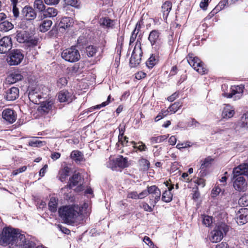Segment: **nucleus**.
I'll list each match as a JSON object with an SVG mask.
<instances>
[{
    "instance_id": "obj_1",
    "label": "nucleus",
    "mask_w": 248,
    "mask_h": 248,
    "mask_svg": "<svg viewBox=\"0 0 248 248\" xmlns=\"http://www.w3.org/2000/svg\"><path fill=\"white\" fill-rule=\"evenodd\" d=\"M0 244L11 248H33L35 243L21 234L18 229L4 227L0 233Z\"/></svg>"
},
{
    "instance_id": "obj_2",
    "label": "nucleus",
    "mask_w": 248,
    "mask_h": 248,
    "mask_svg": "<svg viewBox=\"0 0 248 248\" xmlns=\"http://www.w3.org/2000/svg\"><path fill=\"white\" fill-rule=\"evenodd\" d=\"M58 212L63 221L70 225L79 223L82 217L80 208L78 205L61 207Z\"/></svg>"
},
{
    "instance_id": "obj_3",
    "label": "nucleus",
    "mask_w": 248,
    "mask_h": 248,
    "mask_svg": "<svg viewBox=\"0 0 248 248\" xmlns=\"http://www.w3.org/2000/svg\"><path fill=\"white\" fill-rule=\"evenodd\" d=\"M228 231V227L225 223H218L211 232L209 236L210 240L213 243H217L221 241L223 237V234Z\"/></svg>"
},
{
    "instance_id": "obj_4",
    "label": "nucleus",
    "mask_w": 248,
    "mask_h": 248,
    "mask_svg": "<svg viewBox=\"0 0 248 248\" xmlns=\"http://www.w3.org/2000/svg\"><path fill=\"white\" fill-rule=\"evenodd\" d=\"M187 60L190 66L200 74L203 75L206 73L207 69L204 63L198 57H194L192 54H189Z\"/></svg>"
},
{
    "instance_id": "obj_5",
    "label": "nucleus",
    "mask_w": 248,
    "mask_h": 248,
    "mask_svg": "<svg viewBox=\"0 0 248 248\" xmlns=\"http://www.w3.org/2000/svg\"><path fill=\"white\" fill-rule=\"evenodd\" d=\"M62 57L70 62L78 61L80 58L79 52L75 47L64 49L62 53Z\"/></svg>"
},
{
    "instance_id": "obj_6",
    "label": "nucleus",
    "mask_w": 248,
    "mask_h": 248,
    "mask_svg": "<svg viewBox=\"0 0 248 248\" xmlns=\"http://www.w3.org/2000/svg\"><path fill=\"white\" fill-rule=\"evenodd\" d=\"M24 58L22 50L14 49L8 55L7 60L10 65H17L21 63Z\"/></svg>"
},
{
    "instance_id": "obj_7",
    "label": "nucleus",
    "mask_w": 248,
    "mask_h": 248,
    "mask_svg": "<svg viewBox=\"0 0 248 248\" xmlns=\"http://www.w3.org/2000/svg\"><path fill=\"white\" fill-rule=\"evenodd\" d=\"M142 54L140 45L137 44L134 48L130 59V64L131 67H136L140 63Z\"/></svg>"
},
{
    "instance_id": "obj_8",
    "label": "nucleus",
    "mask_w": 248,
    "mask_h": 248,
    "mask_svg": "<svg viewBox=\"0 0 248 248\" xmlns=\"http://www.w3.org/2000/svg\"><path fill=\"white\" fill-rule=\"evenodd\" d=\"M233 187L238 191H245L248 187V184L245 178L241 175H235L233 173Z\"/></svg>"
},
{
    "instance_id": "obj_9",
    "label": "nucleus",
    "mask_w": 248,
    "mask_h": 248,
    "mask_svg": "<svg viewBox=\"0 0 248 248\" xmlns=\"http://www.w3.org/2000/svg\"><path fill=\"white\" fill-rule=\"evenodd\" d=\"M149 194H150V203L155 206L156 203L160 200L161 197V191L160 189L155 185L148 186Z\"/></svg>"
},
{
    "instance_id": "obj_10",
    "label": "nucleus",
    "mask_w": 248,
    "mask_h": 248,
    "mask_svg": "<svg viewBox=\"0 0 248 248\" xmlns=\"http://www.w3.org/2000/svg\"><path fill=\"white\" fill-rule=\"evenodd\" d=\"M58 99L61 103L69 104L75 99V95L72 92L64 90L58 93Z\"/></svg>"
},
{
    "instance_id": "obj_11",
    "label": "nucleus",
    "mask_w": 248,
    "mask_h": 248,
    "mask_svg": "<svg viewBox=\"0 0 248 248\" xmlns=\"http://www.w3.org/2000/svg\"><path fill=\"white\" fill-rule=\"evenodd\" d=\"M12 47L11 37L5 36L0 40V53L4 54L8 52Z\"/></svg>"
},
{
    "instance_id": "obj_12",
    "label": "nucleus",
    "mask_w": 248,
    "mask_h": 248,
    "mask_svg": "<svg viewBox=\"0 0 248 248\" xmlns=\"http://www.w3.org/2000/svg\"><path fill=\"white\" fill-rule=\"evenodd\" d=\"M16 113L10 108L4 109L2 112V118L9 124L14 123L16 120Z\"/></svg>"
},
{
    "instance_id": "obj_13",
    "label": "nucleus",
    "mask_w": 248,
    "mask_h": 248,
    "mask_svg": "<svg viewBox=\"0 0 248 248\" xmlns=\"http://www.w3.org/2000/svg\"><path fill=\"white\" fill-rule=\"evenodd\" d=\"M232 173L235 175H245L248 177V163H244L233 169Z\"/></svg>"
},
{
    "instance_id": "obj_14",
    "label": "nucleus",
    "mask_w": 248,
    "mask_h": 248,
    "mask_svg": "<svg viewBox=\"0 0 248 248\" xmlns=\"http://www.w3.org/2000/svg\"><path fill=\"white\" fill-rule=\"evenodd\" d=\"M22 14L27 20H33L36 16L34 10L30 6H25L22 11Z\"/></svg>"
},
{
    "instance_id": "obj_15",
    "label": "nucleus",
    "mask_w": 248,
    "mask_h": 248,
    "mask_svg": "<svg viewBox=\"0 0 248 248\" xmlns=\"http://www.w3.org/2000/svg\"><path fill=\"white\" fill-rule=\"evenodd\" d=\"M243 93V88L239 86L236 87H233L230 89V93H222V95L227 98H232L234 95L237 94L238 98L240 97V94Z\"/></svg>"
},
{
    "instance_id": "obj_16",
    "label": "nucleus",
    "mask_w": 248,
    "mask_h": 248,
    "mask_svg": "<svg viewBox=\"0 0 248 248\" xmlns=\"http://www.w3.org/2000/svg\"><path fill=\"white\" fill-rule=\"evenodd\" d=\"M53 106V103L51 101L43 102L39 107L38 110L41 114H46L52 109Z\"/></svg>"
},
{
    "instance_id": "obj_17",
    "label": "nucleus",
    "mask_w": 248,
    "mask_h": 248,
    "mask_svg": "<svg viewBox=\"0 0 248 248\" xmlns=\"http://www.w3.org/2000/svg\"><path fill=\"white\" fill-rule=\"evenodd\" d=\"M81 181V177L79 173H75L71 178H70L69 184L67 185V187L72 188L73 187L80 185Z\"/></svg>"
},
{
    "instance_id": "obj_18",
    "label": "nucleus",
    "mask_w": 248,
    "mask_h": 248,
    "mask_svg": "<svg viewBox=\"0 0 248 248\" xmlns=\"http://www.w3.org/2000/svg\"><path fill=\"white\" fill-rule=\"evenodd\" d=\"M239 214L237 218L238 223L243 225L248 222V209H241L239 211Z\"/></svg>"
},
{
    "instance_id": "obj_19",
    "label": "nucleus",
    "mask_w": 248,
    "mask_h": 248,
    "mask_svg": "<svg viewBox=\"0 0 248 248\" xmlns=\"http://www.w3.org/2000/svg\"><path fill=\"white\" fill-rule=\"evenodd\" d=\"M19 95V90L16 87H12L6 93V98L9 101L16 100Z\"/></svg>"
},
{
    "instance_id": "obj_20",
    "label": "nucleus",
    "mask_w": 248,
    "mask_h": 248,
    "mask_svg": "<svg viewBox=\"0 0 248 248\" xmlns=\"http://www.w3.org/2000/svg\"><path fill=\"white\" fill-rule=\"evenodd\" d=\"M234 114V110L233 108L230 105H227L224 107L222 112V117L223 119H229L232 118Z\"/></svg>"
},
{
    "instance_id": "obj_21",
    "label": "nucleus",
    "mask_w": 248,
    "mask_h": 248,
    "mask_svg": "<svg viewBox=\"0 0 248 248\" xmlns=\"http://www.w3.org/2000/svg\"><path fill=\"white\" fill-rule=\"evenodd\" d=\"M23 78V76L18 72H14L10 74L6 78V81L9 84H14L17 81L21 80Z\"/></svg>"
},
{
    "instance_id": "obj_22",
    "label": "nucleus",
    "mask_w": 248,
    "mask_h": 248,
    "mask_svg": "<svg viewBox=\"0 0 248 248\" xmlns=\"http://www.w3.org/2000/svg\"><path fill=\"white\" fill-rule=\"evenodd\" d=\"M159 35L160 33L157 30H154L150 32L149 35L148 40L152 46L159 41Z\"/></svg>"
},
{
    "instance_id": "obj_23",
    "label": "nucleus",
    "mask_w": 248,
    "mask_h": 248,
    "mask_svg": "<svg viewBox=\"0 0 248 248\" xmlns=\"http://www.w3.org/2000/svg\"><path fill=\"white\" fill-rule=\"evenodd\" d=\"M172 3L170 1H166L162 5L161 9L164 19H167L170 11L171 9Z\"/></svg>"
},
{
    "instance_id": "obj_24",
    "label": "nucleus",
    "mask_w": 248,
    "mask_h": 248,
    "mask_svg": "<svg viewBox=\"0 0 248 248\" xmlns=\"http://www.w3.org/2000/svg\"><path fill=\"white\" fill-rule=\"evenodd\" d=\"M212 161L213 159L210 156L205 158L203 161H202L200 167V170H201L200 172H201L202 170L203 171L202 174V175L203 176L204 175H205L204 171L207 168L210 166Z\"/></svg>"
},
{
    "instance_id": "obj_25",
    "label": "nucleus",
    "mask_w": 248,
    "mask_h": 248,
    "mask_svg": "<svg viewBox=\"0 0 248 248\" xmlns=\"http://www.w3.org/2000/svg\"><path fill=\"white\" fill-rule=\"evenodd\" d=\"M29 33L25 31H17L16 32V38L17 41L20 43H26L28 40Z\"/></svg>"
},
{
    "instance_id": "obj_26",
    "label": "nucleus",
    "mask_w": 248,
    "mask_h": 248,
    "mask_svg": "<svg viewBox=\"0 0 248 248\" xmlns=\"http://www.w3.org/2000/svg\"><path fill=\"white\" fill-rule=\"evenodd\" d=\"M116 162L118 167L124 168L128 166L127 158L124 157L122 155H119L116 158Z\"/></svg>"
},
{
    "instance_id": "obj_27",
    "label": "nucleus",
    "mask_w": 248,
    "mask_h": 248,
    "mask_svg": "<svg viewBox=\"0 0 248 248\" xmlns=\"http://www.w3.org/2000/svg\"><path fill=\"white\" fill-rule=\"evenodd\" d=\"M232 4L233 3L231 2L230 0H222L218 3L212 12H213V14L217 13L218 11L222 9L225 6H228Z\"/></svg>"
},
{
    "instance_id": "obj_28",
    "label": "nucleus",
    "mask_w": 248,
    "mask_h": 248,
    "mask_svg": "<svg viewBox=\"0 0 248 248\" xmlns=\"http://www.w3.org/2000/svg\"><path fill=\"white\" fill-rule=\"evenodd\" d=\"M72 23V20L71 18L65 17L62 18L59 23V26L60 28L65 29L71 26Z\"/></svg>"
},
{
    "instance_id": "obj_29",
    "label": "nucleus",
    "mask_w": 248,
    "mask_h": 248,
    "mask_svg": "<svg viewBox=\"0 0 248 248\" xmlns=\"http://www.w3.org/2000/svg\"><path fill=\"white\" fill-rule=\"evenodd\" d=\"M70 156L71 158L77 163L80 162L83 159V154L78 150L73 151L71 153Z\"/></svg>"
},
{
    "instance_id": "obj_30",
    "label": "nucleus",
    "mask_w": 248,
    "mask_h": 248,
    "mask_svg": "<svg viewBox=\"0 0 248 248\" xmlns=\"http://www.w3.org/2000/svg\"><path fill=\"white\" fill-rule=\"evenodd\" d=\"M41 97V95L38 92V89H35L31 90L29 93V98L32 102L37 103V100Z\"/></svg>"
},
{
    "instance_id": "obj_31",
    "label": "nucleus",
    "mask_w": 248,
    "mask_h": 248,
    "mask_svg": "<svg viewBox=\"0 0 248 248\" xmlns=\"http://www.w3.org/2000/svg\"><path fill=\"white\" fill-rule=\"evenodd\" d=\"M58 14V11L53 7H49L44 11L43 13L44 17H55Z\"/></svg>"
},
{
    "instance_id": "obj_32",
    "label": "nucleus",
    "mask_w": 248,
    "mask_h": 248,
    "mask_svg": "<svg viewBox=\"0 0 248 248\" xmlns=\"http://www.w3.org/2000/svg\"><path fill=\"white\" fill-rule=\"evenodd\" d=\"M70 171V169L69 167L67 166L64 167L63 169L59 171V180L62 182H63L69 175Z\"/></svg>"
},
{
    "instance_id": "obj_33",
    "label": "nucleus",
    "mask_w": 248,
    "mask_h": 248,
    "mask_svg": "<svg viewBox=\"0 0 248 248\" xmlns=\"http://www.w3.org/2000/svg\"><path fill=\"white\" fill-rule=\"evenodd\" d=\"M14 28V25L8 21H4L0 23V31H8Z\"/></svg>"
},
{
    "instance_id": "obj_34",
    "label": "nucleus",
    "mask_w": 248,
    "mask_h": 248,
    "mask_svg": "<svg viewBox=\"0 0 248 248\" xmlns=\"http://www.w3.org/2000/svg\"><path fill=\"white\" fill-rule=\"evenodd\" d=\"M52 24V22L50 20H45L43 21L42 23L40 25V31L43 32L47 31L50 28Z\"/></svg>"
},
{
    "instance_id": "obj_35",
    "label": "nucleus",
    "mask_w": 248,
    "mask_h": 248,
    "mask_svg": "<svg viewBox=\"0 0 248 248\" xmlns=\"http://www.w3.org/2000/svg\"><path fill=\"white\" fill-rule=\"evenodd\" d=\"M34 8L39 12H43L45 11L46 6L42 0H35L34 2Z\"/></svg>"
},
{
    "instance_id": "obj_36",
    "label": "nucleus",
    "mask_w": 248,
    "mask_h": 248,
    "mask_svg": "<svg viewBox=\"0 0 248 248\" xmlns=\"http://www.w3.org/2000/svg\"><path fill=\"white\" fill-rule=\"evenodd\" d=\"M98 51V47L94 46H89L86 48V52L88 57H93Z\"/></svg>"
},
{
    "instance_id": "obj_37",
    "label": "nucleus",
    "mask_w": 248,
    "mask_h": 248,
    "mask_svg": "<svg viewBox=\"0 0 248 248\" xmlns=\"http://www.w3.org/2000/svg\"><path fill=\"white\" fill-rule=\"evenodd\" d=\"M168 136L167 135H161L157 137H153L150 138L152 144L161 143L167 139Z\"/></svg>"
},
{
    "instance_id": "obj_38",
    "label": "nucleus",
    "mask_w": 248,
    "mask_h": 248,
    "mask_svg": "<svg viewBox=\"0 0 248 248\" xmlns=\"http://www.w3.org/2000/svg\"><path fill=\"white\" fill-rule=\"evenodd\" d=\"M149 161L145 158H142L139 160V165L140 169L145 171L147 170L150 167Z\"/></svg>"
},
{
    "instance_id": "obj_39",
    "label": "nucleus",
    "mask_w": 248,
    "mask_h": 248,
    "mask_svg": "<svg viewBox=\"0 0 248 248\" xmlns=\"http://www.w3.org/2000/svg\"><path fill=\"white\" fill-rule=\"evenodd\" d=\"M131 143L133 144V147L134 149H137L140 152L145 151L147 150V147L144 143L141 141L135 142L132 141Z\"/></svg>"
},
{
    "instance_id": "obj_40",
    "label": "nucleus",
    "mask_w": 248,
    "mask_h": 248,
    "mask_svg": "<svg viewBox=\"0 0 248 248\" xmlns=\"http://www.w3.org/2000/svg\"><path fill=\"white\" fill-rule=\"evenodd\" d=\"M172 199V194L170 191L165 190L162 194V200L165 202H170Z\"/></svg>"
},
{
    "instance_id": "obj_41",
    "label": "nucleus",
    "mask_w": 248,
    "mask_h": 248,
    "mask_svg": "<svg viewBox=\"0 0 248 248\" xmlns=\"http://www.w3.org/2000/svg\"><path fill=\"white\" fill-rule=\"evenodd\" d=\"M100 23L102 25L107 27L112 28L113 26V21L108 18L101 19Z\"/></svg>"
},
{
    "instance_id": "obj_42",
    "label": "nucleus",
    "mask_w": 248,
    "mask_h": 248,
    "mask_svg": "<svg viewBox=\"0 0 248 248\" xmlns=\"http://www.w3.org/2000/svg\"><path fill=\"white\" fill-rule=\"evenodd\" d=\"M11 1L13 5V13L14 16L16 18L18 17L19 14V9L16 6L18 1L17 0H11Z\"/></svg>"
},
{
    "instance_id": "obj_43",
    "label": "nucleus",
    "mask_w": 248,
    "mask_h": 248,
    "mask_svg": "<svg viewBox=\"0 0 248 248\" xmlns=\"http://www.w3.org/2000/svg\"><path fill=\"white\" fill-rule=\"evenodd\" d=\"M49 209L52 212H55L57 208V203L55 199L51 198L48 203Z\"/></svg>"
},
{
    "instance_id": "obj_44",
    "label": "nucleus",
    "mask_w": 248,
    "mask_h": 248,
    "mask_svg": "<svg viewBox=\"0 0 248 248\" xmlns=\"http://www.w3.org/2000/svg\"><path fill=\"white\" fill-rule=\"evenodd\" d=\"M202 223L206 227H209L213 223V217L209 216H204L202 217Z\"/></svg>"
},
{
    "instance_id": "obj_45",
    "label": "nucleus",
    "mask_w": 248,
    "mask_h": 248,
    "mask_svg": "<svg viewBox=\"0 0 248 248\" xmlns=\"http://www.w3.org/2000/svg\"><path fill=\"white\" fill-rule=\"evenodd\" d=\"M241 126L244 128L248 127V111L244 114L242 117Z\"/></svg>"
},
{
    "instance_id": "obj_46",
    "label": "nucleus",
    "mask_w": 248,
    "mask_h": 248,
    "mask_svg": "<svg viewBox=\"0 0 248 248\" xmlns=\"http://www.w3.org/2000/svg\"><path fill=\"white\" fill-rule=\"evenodd\" d=\"M238 203L243 206H248V195L244 194L238 200Z\"/></svg>"
},
{
    "instance_id": "obj_47",
    "label": "nucleus",
    "mask_w": 248,
    "mask_h": 248,
    "mask_svg": "<svg viewBox=\"0 0 248 248\" xmlns=\"http://www.w3.org/2000/svg\"><path fill=\"white\" fill-rule=\"evenodd\" d=\"M182 106V104L179 102H175L172 104L169 108V111L172 112V113L176 112L178 109Z\"/></svg>"
},
{
    "instance_id": "obj_48",
    "label": "nucleus",
    "mask_w": 248,
    "mask_h": 248,
    "mask_svg": "<svg viewBox=\"0 0 248 248\" xmlns=\"http://www.w3.org/2000/svg\"><path fill=\"white\" fill-rule=\"evenodd\" d=\"M156 59L155 56H154L153 55H152L148 60L146 62V65L149 68H152L155 64L156 62Z\"/></svg>"
},
{
    "instance_id": "obj_49",
    "label": "nucleus",
    "mask_w": 248,
    "mask_h": 248,
    "mask_svg": "<svg viewBox=\"0 0 248 248\" xmlns=\"http://www.w3.org/2000/svg\"><path fill=\"white\" fill-rule=\"evenodd\" d=\"M28 40H27L26 43L28 46L33 47L37 45L38 40L35 38H31L30 37H28Z\"/></svg>"
},
{
    "instance_id": "obj_50",
    "label": "nucleus",
    "mask_w": 248,
    "mask_h": 248,
    "mask_svg": "<svg viewBox=\"0 0 248 248\" xmlns=\"http://www.w3.org/2000/svg\"><path fill=\"white\" fill-rule=\"evenodd\" d=\"M169 110H162L160 112L158 113L157 116L155 118V121L157 122L169 114Z\"/></svg>"
},
{
    "instance_id": "obj_51",
    "label": "nucleus",
    "mask_w": 248,
    "mask_h": 248,
    "mask_svg": "<svg viewBox=\"0 0 248 248\" xmlns=\"http://www.w3.org/2000/svg\"><path fill=\"white\" fill-rule=\"evenodd\" d=\"M111 102V96L109 95L107 98V101L102 103L101 104L96 105V106L94 107L93 109H100L102 107H104L108 105L110 102Z\"/></svg>"
},
{
    "instance_id": "obj_52",
    "label": "nucleus",
    "mask_w": 248,
    "mask_h": 248,
    "mask_svg": "<svg viewBox=\"0 0 248 248\" xmlns=\"http://www.w3.org/2000/svg\"><path fill=\"white\" fill-rule=\"evenodd\" d=\"M116 158L115 159L109 158V161L107 162V166L112 170L117 167L116 165Z\"/></svg>"
},
{
    "instance_id": "obj_53",
    "label": "nucleus",
    "mask_w": 248,
    "mask_h": 248,
    "mask_svg": "<svg viewBox=\"0 0 248 248\" xmlns=\"http://www.w3.org/2000/svg\"><path fill=\"white\" fill-rule=\"evenodd\" d=\"M192 144H191V142L187 141L183 143H178L176 145V148L179 149H181L183 148L190 147L192 146Z\"/></svg>"
},
{
    "instance_id": "obj_54",
    "label": "nucleus",
    "mask_w": 248,
    "mask_h": 248,
    "mask_svg": "<svg viewBox=\"0 0 248 248\" xmlns=\"http://www.w3.org/2000/svg\"><path fill=\"white\" fill-rule=\"evenodd\" d=\"M200 124V123L194 118L189 119L187 123V126L189 127H198Z\"/></svg>"
},
{
    "instance_id": "obj_55",
    "label": "nucleus",
    "mask_w": 248,
    "mask_h": 248,
    "mask_svg": "<svg viewBox=\"0 0 248 248\" xmlns=\"http://www.w3.org/2000/svg\"><path fill=\"white\" fill-rule=\"evenodd\" d=\"M67 83V80L65 78L62 77L59 79L57 81V86L62 88V87L65 86Z\"/></svg>"
},
{
    "instance_id": "obj_56",
    "label": "nucleus",
    "mask_w": 248,
    "mask_h": 248,
    "mask_svg": "<svg viewBox=\"0 0 248 248\" xmlns=\"http://www.w3.org/2000/svg\"><path fill=\"white\" fill-rule=\"evenodd\" d=\"M65 4L75 7H78V0H64Z\"/></svg>"
},
{
    "instance_id": "obj_57",
    "label": "nucleus",
    "mask_w": 248,
    "mask_h": 248,
    "mask_svg": "<svg viewBox=\"0 0 248 248\" xmlns=\"http://www.w3.org/2000/svg\"><path fill=\"white\" fill-rule=\"evenodd\" d=\"M26 169H27L26 166H23L18 169L14 170L12 172V174L13 175H16L19 173H21L22 172L25 171L26 170Z\"/></svg>"
},
{
    "instance_id": "obj_58",
    "label": "nucleus",
    "mask_w": 248,
    "mask_h": 248,
    "mask_svg": "<svg viewBox=\"0 0 248 248\" xmlns=\"http://www.w3.org/2000/svg\"><path fill=\"white\" fill-rule=\"evenodd\" d=\"M41 143L42 141L37 140H35L29 141V145L31 147H37L40 146V144H41Z\"/></svg>"
},
{
    "instance_id": "obj_59",
    "label": "nucleus",
    "mask_w": 248,
    "mask_h": 248,
    "mask_svg": "<svg viewBox=\"0 0 248 248\" xmlns=\"http://www.w3.org/2000/svg\"><path fill=\"white\" fill-rule=\"evenodd\" d=\"M127 198L132 199H139V197L138 193L136 191H133L128 194Z\"/></svg>"
},
{
    "instance_id": "obj_60",
    "label": "nucleus",
    "mask_w": 248,
    "mask_h": 248,
    "mask_svg": "<svg viewBox=\"0 0 248 248\" xmlns=\"http://www.w3.org/2000/svg\"><path fill=\"white\" fill-rule=\"evenodd\" d=\"M221 192V188L218 186H217L214 189H213L212 191V196L215 197L219 194V193Z\"/></svg>"
},
{
    "instance_id": "obj_61",
    "label": "nucleus",
    "mask_w": 248,
    "mask_h": 248,
    "mask_svg": "<svg viewBox=\"0 0 248 248\" xmlns=\"http://www.w3.org/2000/svg\"><path fill=\"white\" fill-rule=\"evenodd\" d=\"M208 1L209 0H202L200 4V7L204 10H206L208 5Z\"/></svg>"
},
{
    "instance_id": "obj_62",
    "label": "nucleus",
    "mask_w": 248,
    "mask_h": 248,
    "mask_svg": "<svg viewBox=\"0 0 248 248\" xmlns=\"http://www.w3.org/2000/svg\"><path fill=\"white\" fill-rule=\"evenodd\" d=\"M142 207L146 211L152 212L153 211V208L145 202L142 203Z\"/></svg>"
},
{
    "instance_id": "obj_63",
    "label": "nucleus",
    "mask_w": 248,
    "mask_h": 248,
    "mask_svg": "<svg viewBox=\"0 0 248 248\" xmlns=\"http://www.w3.org/2000/svg\"><path fill=\"white\" fill-rule=\"evenodd\" d=\"M149 195V192L148 189L147 190H144L140 192V194H138L139 199H143L144 197H146Z\"/></svg>"
},
{
    "instance_id": "obj_64",
    "label": "nucleus",
    "mask_w": 248,
    "mask_h": 248,
    "mask_svg": "<svg viewBox=\"0 0 248 248\" xmlns=\"http://www.w3.org/2000/svg\"><path fill=\"white\" fill-rule=\"evenodd\" d=\"M215 248H229V246L226 243L222 242L216 245Z\"/></svg>"
}]
</instances>
